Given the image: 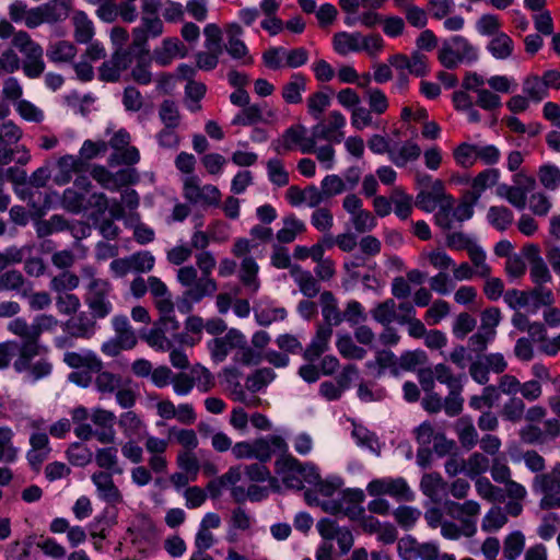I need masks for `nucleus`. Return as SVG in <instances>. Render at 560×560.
Listing matches in <instances>:
<instances>
[{"instance_id":"nucleus-40","label":"nucleus","mask_w":560,"mask_h":560,"mask_svg":"<svg viewBox=\"0 0 560 560\" xmlns=\"http://www.w3.org/2000/svg\"><path fill=\"white\" fill-rule=\"evenodd\" d=\"M351 435L355 440L358 446L369 448L371 452L380 456V450L374 447V444H377L378 442L374 432L370 431L365 427H359L352 430Z\"/></svg>"},{"instance_id":"nucleus-35","label":"nucleus","mask_w":560,"mask_h":560,"mask_svg":"<svg viewBox=\"0 0 560 560\" xmlns=\"http://www.w3.org/2000/svg\"><path fill=\"white\" fill-rule=\"evenodd\" d=\"M95 386L100 393H114L116 388L121 386L122 378L118 374L108 371L96 372Z\"/></svg>"},{"instance_id":"nucleus-4","label":"nucleus","mask_w":560,"mask_h":560,"mask_svg":"<svg viewBox=\"0 0 560 560\" xmlns=\"http://www.w3.org/2000/svg\"><path fill=\"white\" fill-rule=\"evenodd\" d=\"M91 479L96 487L100 499L105 501L108 506H116V504L122 502V494L115 485L112 474L96 471L92 475Z\"/></svg>"},{"instance_id":"nucleus-55","label":"nucleus","mask_w":560,"mask_h":560,"mask_svg":"<svg viewBox=\"0 0 560 560\" xmlns=\"http://www.w3.org/2000/svg\"><path fill=\"white\" fill-rule=\"evenodd\" d=\"M295 282L299 284L301 293L308 299H313L319 293L320 288L310 271L301 272V276L295 277Z\"/></svg>"},{"instance_id":"nucleus-57","label":"nucleus","mask_w":560,"mask_h":560,"mask_svg":"<svg viewBox=\"0 0 560 560\" xmlns=\"http://www.w3.org/2000/svg\"><path fill=\"white\" fill-rule=\"evenodd\" d=\"M25 372L28 373L32 383H36L51 375L52 363L48 359L42 358L35 363L31 362V368H27Z\"/></svg>"},{"instance_id":"nucleus-45","label":"nucleus","mask_w":560,"mask_h":560,"mask_svg":"<svg viewBox=\"0 0 560 560\" xmlns=\"http://www.w3.org/2000/svg\"><path fill=\"white\" fill-rule=\"evenodd\" d=\"M206 37L205 46L208 50H215V52H223L222 31L215 23H209L203 28Z\"/></svg>"},{"instance_id":"nucleus-2","label":"nucleus","mask_w":560,"mask_h":560,"mask_svg":"<svg viewBox=\"0 0 560 560\" xmlns=\"http://www.w3.org/2000/svg\"><path fill=\"white\" fill-rule=\"evenodd\" d=\"M108 289L109 283L100 279H92L89 283L90 295L86 296L85 303L94 319H103L113 311V304L107 299Z\"/></svg>"},{"instance_id":"nucleus-52","label":"nucleus","mask_w":560,"mask_h":560,"mask_svg":"<svg viewBox=\"0 0 560 560\" xmlns=\"http://www.w3.org/2000/svg\"><path fill=\"white\" fill-rule=\"evenodd\" d=\"M331 103L330 96L324 92H315L307 100L308 113L318 119Z\"/></svg>"},{"instance_id":"nucleus-46","label":"nucleus","mask_w":560,"mask_h":560,"mask_svg":"<svg viewBox=\"0 0 560 560\" xmlns=\"http://www.w3.org/2000/svg\"><path fill=\"white\" fill-rule=\"evenodd\" d=\"M373 318L386 326L395 320L396 311H395V302L392 299H388L382 303H378L377 306L372 311Z\"/></svg>"},{"instance_id":"nucleus-29","label":"nucleus","mask_w":560,"mask_h":560,"mask_svg":"<svg viewBox=\"0 0 560 560\" xmlns=\"http://www.w3.org/2000/svg\"><path fill=\"white\" fill-rule=\"evenodd\" d=\"M538 178L540 184L548 190H557L560 187V168L551 163L539 166Z\"/></svg>"},{"instance_id":"nucleus-38","label":"nucleus","mask_w":560,"mask_h":560,"mask_svg":"<svg viewBox=\"0 0 560 560\" xmlns=\"http://www.w3.org/2000/svg\"><path fill=\"white\" fill-rule=\"evenodd\" d=\"M477 325V320L466 312L457 315L453 324V335L456 339L464 340Z\"/></svg>"},{"instance_id":"nucleus-58","label":"nucleus","mask_w":560,"mask_h":560,"mask_svg":"<svg viewBox=\"0 0 560 560\" xmlns=\"http://www.w3.org/2000/svg\"><path fill=\"white\" fill-rule=\"evenodd\" d=\"M80 279L74 273L63 272L62 275L56 276L50 281L51 290L61 292L65 290L72 291L79 287Z\"/></svg>"},{"instance_id":"nucleus-64","label":"nucleus","mask_w":560,"mask_h":560,"mask_svg":"<svg viewBox=\"0 0 560 560\" xmlns=\"http://www.w3.org/2000/svg\"><path fill=\"white\" fill-rule=\"evenodd\" d=\"M201 163L210 175L222 174L226 160L220 153H207L201 158Z\"/></svg>"},{"instance_id":"nucleus-27","label":"nucleus","mask_w":560,"mask_h":560,"mask_svg":"<svg viewBox=\"0 0 560 560\" xmlns=\"http://www.w3.org/2000/svg\"><path fill=\"white\" fill-rule=\"evenodd\" d=\"M523 92L536 103L541 102L548 96V90L542 78L536 74L529 75L524 80Z\"/></svg>"},{"instance_id":"nucleus-41","label":"nucleus","mask_w":560,"mask_h":560,"mask_svg":"<svg viewBox=\"0 0 560 560\" xmlns=\"http://www.w3.org/2000/svg\"><path fill=\"white\" fill-rule=\"evenodd\" d=\"M95 462L100 468L113 470L119 474L120 469L117 466V448L114 446L98 448L95 456Z\"/></svg>"},{"instance_id":"nucleus-18","label":"nucleus","mask_w":560,"mask_h":560,"mask_svg":"<svg viewBox=\"0 0 560 560\" xmlns=\"http://www.w3.org/2000/svg\"><path fill=\"white\" fill-rule=\"evenodd\" d=\"M277 377L276 372L271 368L256 369L246 378V388L250 393H258L266 388Z\"/></svg>"},{"instance_id":"nucleus-54","label":"nucleus","mask_w":560,"mask_h":560,"mask_svg":"<svg viewBox=\"0 0 560 560\" xmlns=\"http://www.w3.org/2000/svg\"><path fill=\"white\" fill-rule=\"evenodd\" d=\"M131 268L136 272H149L153 269L155 264L154 256L148 252H137L130 256Z\"/></svg>"},{"instance_id":"nucleus-24","label":"nucleus","mask_w":560,"mask_h":560,"mask_svg":"<svg viewBox=\"0 0 560 560\" xmlns=\"http://www.w3.org/2000/svg\"><path fill=\"white\" fill-rule=\"evenodd\" d=\"M262 121L265 119L260 106L258 104H248L233 117L231 124L233 126H255Z\"/></svg>"},{"instance_id":"nucleus-20","label":"nucleus","mask_w":560,"mask_h":560,"mask_svg":"<svg viewBox=\"0 0 560 560\" xmlns=\"http://www.w3.org/2000/svg\"><path fill=\"white\" fill-rule=\"evenodd\" d=\"M16 350L19 357L13 363V369L16 373H23L31 368V362L38 355V343L22 341L21 345L18 343Z\"/></svg>"},{"instance_id":"nucleus-8","label":"nucleus","mask_w":560,"mask_h":560,"mask_svg":"<svg viewBox=\"0 0 560 560\" xmlns=\"http://www.w3.org/2000/svg\"><path fill=\"white\" fill-rule=\"evenodd\" d=\"M394 59L404 61V65H397L398 70L408 69L409 72L417 78H423L430 71L427 63V56L418 50L413 51L410 58L404 54H396L394 55Z\"/></svg>"},{"instance_id":"nucleus-42","label":"nucleus","mask_w":560,"mask_h":560,"mask_svg":"<svg viewBox=\"0 0 560 560\" xmlns=\"http://www.w3.org/2000/svg\"><path fill=\"white\" fill-rule=\"evenodd\" d=\"M85 199V196L83 192H79L74 190L73 188H66L62 194V207L74 214L80 213L84 207L83 201Z\"/></svg>"},{"instance_id":"nucleus-33","label":"nucleus","mask_w":560,"mask_h":560,"mask_svg":"<svg viewBox=\"0 0 560 560\" xmlns=\"http://www.w3.org/2000/svg\"><path fill=\"white\" fill-rule=\"evenodd\" d=\"M453 156L458 165L469 168L474 165L477 158V145L463 142L454 149Z\"/></svg>"},{"instance_id":"nucleus-1","label":"nucleus","mask_w":560,"mask_h":560,"mask_svg":"<svg viewBox=\"0 0 560 560\" xmlns=\"http://www.w3.org/2000/svg\"><path fill=\"white\" fill-rule=\"evenodd\" d=\"M184 198L196 205L202 202L206 206L219 207L221 199V191L214 185L208 184L202 188L199 186V178L196 175L187 177L183 187Z\"/></svg>"},{"instance_id":"nucleus-34","label":"nucleus","mask_w":560,"mask_h":560,"mask_svg":"<svg viewBox=\"0 0 560 560\" xmlns=\"http://www.w3.org/2000/svg\"><path fill=\"white\" fill-rule=\"evenodd\" d=\"M388 495L396 498L398 501L411 502L415 500V493L402 477L388 479Z\"/></svg>"},{"instance_id":"nucleus-43","label":"nucleus","mask_w":560,"mask_h":560,"mask_svg":"<svg viewBox=\"0 0 560 560\" xmlns=\"http://www.w3.org/2000/svg\"><path fill=\"white\" fill-rule=\"evenodd\" d=\"M268 178L278 187H283L289 184V173L284 170L282 162L278 159H270L267 162Z\"/></svg>"},{"instance_id":"nucleus-53","label":"nucleus","mask_w":560,"mask_h":560,"mask_svg":"<svg viewBox=\"0 0 560 560\" xmlns=\"http://www.w3.org/2000/svg\"><path fill=\"white\" fill-rule=\"evenodd\" d=\"M501 311L498 307H488L481 313V326L480 329L487 331L490 338L495 336V327L500 324Z\"/></svg>"},{"instance_id":"nucleus-9","label":"nucleus","mask_w":560,"mask_h":560,"mask_svg":"<svg viewBox=\"0 0 560 560\" xmlns=\"http://www.w3.org/2000/svg\"><path fill=\"white\" fill-rule=\"evenodd\" d=\"M36 535L32 534L24 538L23 541L13 542L7 550L8 560H37L38 552H33L36 546Z\"/></svg>"},{"instance_id":"nucleus-48","label":"nucleus","mask_w":560,"mask_h":560,"mask_svg":"<svg viewBox=\"0 0 560 560\" xmlns=\"http://www.w3.org/2000/svg\"><path fill=\"white\" fill-rule=\"evenodd\" d=\"M500 26L498 16L491 13L482 14L476 22V30L482 36L498 35Z\"/></svg>"},{"instance_id":"nucleus-31","label":"nucleus","mask_w":560,"mask_h":560,"mask_svg":"<svg viewBox=\"0 0 560 560\" xmlns=\"http://www.w3.org/2000/svg\"><path fill=\"white\" fill-rule=\"evenodd\" d=\"M420 515L421 512L410 505H399L394 512L396 522L405 530L412 529Z\"/></svg>"},{"instance_id":"nucleus-32","label":"nucleus","mask_w":560,"mask_h":560,"mask_svg":"<svg viewBox=\"0 0 560 560\" xmlns=\"http://www.w3.org/2000/svg\"><path fill=\"white\" fill-rule=\"evenodd\" d=\"M427 361L428 355L424 350H406L400 354L398 366L405 371H415L418 365H422Z\"/></svg>"},{"instance_id":"nucleus-50","label":"nucleus","mask_w":560,"mask_h":560,"mask_svg":"<svg viewBox=\"0 0 560 560\" xmlns=\"http://www.w3.org/2000/svg\"><path fill=\"white\" fill-rule=\"evenodd\" d=\"M16 112L26 121L42 122L44 120L43 110L27 100H20L18 102Z\"/></svg>"},{"instance_id":"nucleus-59","label":"nucleus","mask_w":560,"mask_h":560,"mask_svg":"<svg viewBox=\"0 0 560 560\" xmlns=\"http://www.w3.org/2000/svg\"><path fill=\"white\" fill-rule=\"evenodd\" d=\"M524 410V401L518 397H512L504 404L502 415L506 420L515 423L522 419Z\"/></svg>"},{"instance_id":"nucleus-30","label":"nucleus","mask_w":560,"mask_h":560,"mask_svg":"<svg viewBox=\"0 0 560 560\" xmlns=\"http://www.w3.org/2000/svg\"><path fill=\"white\" fill-rule=\"evenodd\" d=\"M159 117L168 128H177L180 122V114L176 103L173 100H164L159 109Z\"/></svg>"},{"instance_id":"nucleus-7","label":"nucleus","mask_w":560,"mask_h":560,"mask_svg":"<svg viewBox=\"0 0 560 560\" xmlns=\"http://www.w3.org/2000/svg\"><path fill=\"white\" fill-rule=\"evenodd\" d=\"M95 320L89 318L84 312L77 315V318L68 319L63 324V330L71 337L89 339L94 335Z\"/></svg>"},{"instance_id":"nucleus-56","label":"nucleus","mask_w":560,"mask_h":560,"mask_svg":"<svg viewBox=\"0 0 560 560\" xmlns=\"http://www.w3.org/2000/svg\"><path fill=\"white\" fill-rule=\"evenodd\" d=\"M275 463V470L278 475L294 474L301 470L302 463L291 454L282 453Z\"/></svg>"},{"instance_id":"nucleus-62","label":"nucleus","mask_w":560,"mask_h":560,"mask_svg":"<svg viewBox=\"0 0 560 560\" xmlns=\"http://www.w3.org/2000/svg\"><path fill=\"white\" fill-rule=\"evenodd\" d=\"M208 349L211 354V359L214 363H221L223 362L231 348H229V345L225 342V340L222 337H215L207 342Z\"/></svg>"},{"instance_id":"nucleus-23","label":"nucleus","mask_w":560,"mask_h":560,"mask_svg":"<svg viewBox=\"0 0 560 560\" xmlns=\"http://www.w3.org/2000/svg\"><path fill=\"white\" fill-rule=\"evenodd\" d=\"M43 48L40 45H36L34 48L30 49L27 57V61L23 66L24 74L30 79H36L42 75L45 70V63L42 59Z\"/></svg>"},{"instance_id":"nucleus-25","label":"nucleus","mask_w":560,"mask_h":560,"mask_svg":"<svg viewBox=\"0 0 560 560\" xmlns=\"http://www.w3.org/2000/svg\"><path fill=\"white\" fill-rule=\"evenodd\" d=\"M40 7L49 24L61 22L69 15V5L65 0H50Z\"/></svg>"},{"instance_id":"nucleus-14","label":"nucleus","mask_w":560,"mask_h":560,"mask_svg":"<svg viewBox=\"0 0 560 560\" xmlns=\"http://www.w3.org/2000/svg\"><path fill=\"white\" fill-rule=\"evenodd\" d=\"M486 48L495 59L504 60L512 55L514 43L508 34L500 32L488 43Z\"/></svg>"},{"instance_id":"nucleus-28","label":"nucleus","mask_w":560,"mask_h":560,"mask_svg":"<svg viewBox=\"0 0 560 560\" xmlns=\"http://www.w3.org/2000/svg\"><path fill=\"white\" fill-rule=\"evenodd\" d=\"M69 463L77 467H84L91 463L93 454L91 450L81 442H73L66 451Z\"/></svg>"},{"instance_id":"nucleus-19","label":"nucleus","mask_w":560,"mask_h":560,"mask_svg":"<svg viewBox=\"0 0 560 560\" xmlns=\"http://www.w3.org/2000/svg\"><path fill=\"white\" fill-rule=\"evenodd\" d=\"M284 226L277 232V240L279 243H292L298 233L305 231V224L299 220L294 213L289 214L283 219Z\"/></svg>"},{"instance_id":"nucleus-63","label":"nucleus","mask_w":560,"mask_h":560,"mask_svg":"<svg viewBox=\"0 0 560 560\" xmlns=\"http://www.w3.org/2000/svg\"><path fill=\"white\" fill-rule=\"evenodd\" d=\"M80 299L73 293H66L65 295H58L56 299V306L59 313L65 315H72L80 308Z\"/></svg>"},{"instance_id":"nucleus-49","label":"nucleus","mask_w":560,"mask_h":560,"mask_svg":"<svg viewBox=\"0 0 560 560\" xmlns=\"http://www.w3.org/2000/svg\"><path fill=\"white\" fill-rule=\"evenodd\" d=\"M508 522L506 515L501 511L500 508H492L485 515L481 524V528L485 532L498 530L505 525Z\"/></svg>"},{"instance_id":"nucleus-5","label":"nucleus","mask_w":560,"mask_h":560,"mask_svg":"<svg viewBox=\"0 0 560 560\" xmlns=\"http://www.w3.org/2000/svg\"><path fill=\"white\" fill-rule=\"evenodd\" d=\"M361 42L362 34L360 32L340 31L332 36V48L338 55L346 56L349 52H360L362 48H368L366 45H361Z\"/></svg>"},{"instance_id":"nucleus-37","label":"nucleus","mask_w":560,"mask_h":560,"mask_svg":"<svg viewBox=\"0 0 560 560\" xmlns=\"http://www.w3.org/2000/svg\"><path fill=\"white\" fill-rule=\"evenodd\" d=\"M118 153H113L108 158V164L110 166L117 164V165H128L132 166L137 164L140 161V152L138 148L133 145H128L121 150L118 151Z\"/></svg>"},{"instance_id":"nucleus-47","label":"nucleus","mask_w":560,"mask_h":560,"mask_svg":"<svg viewBox=\"0 0 560 560\" xmlns=\"http://www.w3.org/2000/svg\"><path fill=\"white\" fill-rule=\"evenodd\" d=\"M499 178L500 171L498 168H486L472 179L471 187L483 192L487 188L497 185Z\"/></svg>"},{"instance_id":"nucleus-10","label":"nucleus","mask_w":560,"mask_h":560,"mask_svg":"<svg viewBox=\"0 0 560 560\" xmlns=\"http://www.w3.org/2000/svg\"><path fill=\"white\" fill-rule=\"evenodd\" d=\"M138 521L137 537L132 539V544H154L159 538V529L152 517L149 514H140Z\"/></svg>"},{"instance_id":"nucleus-3","label":"nucleus","mask_w":560,"mask_h":560,"mask_svg":"<svg viewBox=\"0 0 560 560\" xmlns=\"http://www.w3.org/2000/svg\"><path fill=\"white\" fill-rule=\"evenodd\" d=\"M252 458H255L262 464L268 463L275 452H288V444L285 440L281 435L277 434L257 438L252 442Z\"/></svg>"},{"instance_id":"nucleus-39","label":"nucleus","mask_w":560,"mask_h":560,"mask_svg":"<svg viewBox=\"0 0 560 560\" xmlns=\"http://www.w3.org/2000/svg\"><path fill=\"white\" fill-rule=\"evenodd\" d=\"M303 132H307V129L302 124H295L287 128L282 136V147L284 151H292L294 145H300L303 141Z\"/></svg>"},{"instance_id":"nucleus-60","label":"nucleus","mask_w":560,"mask_h":560,"mask_svg":"<svg viewBox=\"0 0 560 560\" xmlns=\"http://www.w3.org/2000/svg\"><path fill=\"white\" fill-rule=\"evenodd\" d=\"M139 182V174L136 168H120L114 173V182L112 184V191L118 190L122 186L136 185Z\"/></svg>"},{"instance_id":"nucleus-6","label":"nucleus","mask_w":560,"mask_h":560,"mask_svg":"<svg viewBox=\"0 0 560 560\" xmlns=\"http://www.w3.org/2000/svg\"><path fill=\"white\" fill-rule=\"evenodd\" d=\"M63 362L75 370L85 368L90 372H100L103 369L102 360L92 350H89L85 354L68 351L63 355Z\"/></svg>"},{"instance_id":"nucleus-15","label":"nucleus","mask_w":560,"mask_h":560,"mask_svg":"<svg viewBox=\"0 0 560 560\" xmlns=\"http://www.w3.org/2000/svg\"><path fill=\"white\" fill-rule=\"evenodd\" d=\"M451 42L456 47L457 60L471 65L479 59V49L474 46L465 36L453 35Z\"/></svg>"},{"instance_id":"nucleus-17","label":"nucleus","mask_w":560,"mask_h":560,"mask_svg":"<svg viewBox=\"0 0 560 560\" xmlns=\"http://www.w3.org/2000/svg\"><path fill=\"white\" fill-rule=\"evenodd\" d=\"M487 220L495 230L503 232L513 223L514 214L505 206H491L487 213Z\"/></svg>"},{"instance_id":"nucleus-16","label":"nucleus","mask_w":560,"mask_h":560,"mask_svg":"<svg viewBox=\"0 0 560 560\" xmlns=\"http://www.w3.org/2000/svg\"><path fill=\"white\" fill-rule=\"evenodd\" d=\"M74 39L79 44H88L92 40L95 31L93 22L84 11H78L73 18Z\"/></svg>"},{"instance_id":"nucleus-12","label":"nucleus","mask_w":560,"mask_h":560,"mask_svg":"<svg viewBox=\"0 0 560 560\" xmlns=\"http://www.w3.org/2000/svg\"><path fill=\"white\" fill-rule=\"evenodd\" d=\"M259 266L252 256H246L241 262L240 280L246 287L257 292L260 288L258 280Z\"/></svg>"},{"instance_id":"nucleus-13","label":"nucleus","mask_w":560,"mask_h":560,"mask_svg":"<svg viewBox=\"0 0 560 560\" xmlns=\"http://www.w3.org/2000/svg\"><path fill=\"white\" fill-rule=\"evenodd\" d=\"M77 55V47L68 40H59L50 44L46 49V56L49 61L70 62Z\"/></svg>"},{"instance_id":"nucleus-61","label":"nucleus","mask_w":560,"mask_h":560,"mask_svg":"<svg viewBox=\"0 0 560 560\" xmlns=\"http://www.w3.org/2000/svg\"><path fill=\"white\" fill-rule=\"evenodd\" d=\"M122 104L128 112H139L143 106L140 91L132 85L126 86L122 94Z\"/></svg>"},{"instance_id":"nucleus-26","label":"nucleus","mask_w":560,"mask_h":560,"mask_svg":"<svg viewBox=\"0 0 560 560\" xmlns=\"http://www.w3.org/2000/svg\"><path fill=\"white\" fill-rule=\"evenodd\" d=\"M336 347L345 359L362 360L366 354L365 349L357 346L349 334L339 336Z\"/></svg>"},{"instance_id":"nucleus-36","label":"nucleus","mask_w":560,"mask_h":560,"mask_svg":"<svg viewBox=\"0 0 560 560\" xmlns=\"http://www.w3.org/2000/svg\"><path fill=\"white\" fill-rule=\"evenodd\" d=\"M444 487L445 481L439 472L424 474L420 481V490L431 500H435L439 490Z\"/></svg>"},{"instance_id":"nucleus-11","label":"nucleus","mask_w":560,"mask_h":560,"mask_svg":"<svg viewBox=\"0 0 560 560\" xmlns=\"http://www.w3.org/2000/svg\"><path fill=\"white\" fill-rule=\"evenodd\" d=\"M306 90V77L296 72L291 75V81L283 85L282 97L288 104L302 102V92Z\"/></svg>"},{"instance_id":"nucleus-44","label":"nucleus","mask_w":560,"mask_h":560,"mask_svg":"<svg viewBox=\"0 0 560 560\" xmlns=\"http://www.w3.org/2000/svg\"><path fill=\"white\" fill-rule=\"evenodd\" d=\"M453 47L454 45L452 44L450 37L443 40L442 46L438 52V59L440 63L448 70H454L459 65V60H457V51L453 49Z\"/></svg>"},{"instance_id":"nucleus-51","label":"nucleus","mask_w":560,"mask_h":560,"mask_svg":"<svg viewBox=\"0 0 560 560\" xmlns=\"http://www.w3.org/2000/svg\"><path fill=\"white\" fill-rule=\"evenodd\" d=\"M557 525H560V515L556 512L547 513L537 529L538 536L544 540H550L557 532Z\"/></svg>"},{"instance_id":"nucleus-22","label":"nucleus","mask_w":560,"mask_h":560,"mask_svg":"<svg viewBox=\"0 0 560 560\" xmlns=\"http://www.w3.org/2000/svg\"><path fill=\"white\" fill-rule=\"evenodd\" d=\"M525 547V536L521 530L510 533L503 541V556L506 560H516Z\"/></svg>"},{"instance_id":"nucleus-21","label":"nucleus","mask_w":560,"mask_h":560,"mask_svg":"<svg viewBox=\"0 0 560 560\" xmlns=\"http://www.w3.org/2000/svg\"><path fill=\"white\" fill-rule=\"evenodd\" d=\"M377 373L376 377H381L388 369L392 376H399L398 359L390 349H382L376 351Z\"/></svg>"}]
</instances>
